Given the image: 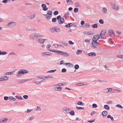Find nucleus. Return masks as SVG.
<instances>
[{
	"label": "nucleus",
	"mask_w": 123,
	"mask_h": 123,
	"mask_svg": "<svg viewBox=\"0 0 123 123\" xmlns=\"http://www.w3.org/2000/svg\"><path fill=\"white\" fill-rule=\"evenodd\" d=\"M107 118H110L112 121H113L114 120L113 118L112 117H111V115H108L107 116Z\"/></svg>",
	"instance_id": "5701e85b"
},
{
	"label": "nucleus",
	"mask_w": 123,
	"mask_h": 123,
	"mask_svg": "<svg viewBox=\"0 0 123 123\" xmlns=\"http://www.w3.org/2000/svg\"><path fill=\"white\" fill-rule=\"evenodd\" d=\"M58 13V12L57 11H55L54 12V14L55 15H57Z\"/></svg>",
	"instance_id": "69168bd1"
},
{
	"label": "nucleus",
	"mask_w": 123,
	"mask_h": 123,
	"mask_svg": "<svg viewBox=\"0 0 123 123\" xmlns=\"http://www.w3.org/2000/svg\"><path fill=\"white\" fill-rule=\"evenodd\" d=\"M78 9L77 8H75L74 9V11L75 13H77L78 12Z\"/></svg>",
	"instance_id": "09e8293b"
},
{
	"label": "nucleus",
	"mask_w": 123,
	"mask_h": 123,
	"mask_svg": "<svg viewBox=\"0 0 123 123\" xmlns=\"http://www.w3.org/2000/svg\"><path fill=\"white\" fill-rule=\"evenodd\" d=\"M108 90V92H110L112 90V89L111 88H107Z\"/></svg>",
	"instance_id": "0e129e2a"
},
{
	"label": "nucleus",
	"mask_w": 123,
	"mask_h": 123,
	"mask_svg": "<svg viewBox=\"0 0 123 123\" xmlns=\"http://www.w3.org/2000/svg\"><path fill=\"white\" fill-rule=\"evenodd\" d=\"M72 26V23H70L68 25H65V26L66 28H69L71 27Z\"/></svg>",
	"instance_id": "bb28decb"
},
{
	"label": "nucleus",
	"mask_w": 123,
	"mask_h": 123,
	"mask_svg": "<svg viewBox=\"0 0 123 123\" xmlns=\"http://www.w3.org/2000/svg\"><path fill=\"white\" fill-rule=\"evenodd\" d=\"M1 77L3 81L7 80L9 79V77L7 76H4Z\"/></svg>",
	"instance_id": "f8f14e48"
},
{
	"label": "nucleus",
	"mask_w": 123,
	"mask_h": 123,
	"mask_svg": "<svg viewBox=\"0 0 123 123\" xmlns=\"http://www.w3.org/2000/svg\"><path fill=\"white\" fill-rule=\"evenodd\" d=\"M102 11L104 13H106L107 12V9L106 8L103 7V8Z\"/></svg>",
	"instance_id": "412c9836"
},
{
	"label": "nucleus",
	"mask_w": 123,
	"mask_h": 123,
	"mask_svg": "<svg viewBox=\"0 0 123 123\" xmlns=\"http://www.w3.org/2000/svg\"><path fill=\"white\" fill-rule=\"evenodd\" d=\"M67 3L71 5L73 3V2L71 0H67Z\"/></svg>",
	"instance_id": "f704fd0d"
},
{
	"label": "nucleus",
	"mask_w": 123,
	"mask_h": 123,
	"mask_svg": "<svg viewBox=\"0 0 123 123\" xmlns=\"http://www.w3.org/2000/svg\"><path fill=\"white\" fill-rule=\"evenodd\" d=\"M70 111V110L69 108L65 107L63 108V112L66 115L69 113V111Z\"/></svg>",
	"instance_id": "20e7f679"
},
{
	"label": "nucleus",
	"mask_w": 123,
	"mask_h": 123,
	"mask_svg": "<svg viewBox=\"0 0 123 123\" xmlns=\"http://www.w3.org/2000/svg\"><path fill=\"white\" fill-rule=\"evenodd\" d=\"M69 14L68 12H67L63 16V18H66L67 17H68V15Z\"/></svg>",
	"instance_id": "393cba45"
},
{
	"label": "nucleus",
	"mask_w": 123,
	"mask_h": 123,
	"mask_svg": "<svg viewBox=\"0 0 123 123\" xmlns=\"http://www.w3.org/2000/svg\"><path fill=\"white\" fill-rule=\"evenodd\" d=\"M8 120L7 118H5L1 119L0 120V123H5Z\"/></svg>",
	"instance_id": "6e6552de"
},
{
	"label": "nucleus",
	"mask_w": 123,
	"mask_h": 123,
	"mask_svg": "<svg viewBox=\"0 0 123 123\" xmlns=\"http://www.w3.org/2000/svg\"><path fill=\"white\" fill-rule=\"evenodd\" d=\"M74 5L75 7H79L80 6L79 3V2H76L74 3Z\"/></svg>",
	"instance_id": "a19ab883"
},
{
	"label": "nucleus",
	"mask_w": 123,
	"mask_h": 123,
	"mask_svg": "<svg viewBox=\"0 0 123 123\" xmlns=\"http://www.w3.org/2000/svg\"><path fill=\"white\" fill-rule=\"evenodd\" d=\"M45 52H43L41 53V55L42 57H45L46 56L45 55Z\"/></svg>",
	"instance_id": "5fc2aeb1"
},
{
	"label": "nucleus",
	"mask_w": 123,
	"mask_h": 123,
	"mask_svg": "<svg viewBox=\"0 0 123 123\" xmlns=\"http://www.w3.org/2000/svg\"><path fill=\"white\" fill-rule=\"evenodd\" d=\"M77 105H84V103L81 101H79L77 103Z\"/></svg>",
	"instance_id": "4c0bfd02"
},
{
	"label": "nucleus",
	"mask_w": 123,
	"mask_h": 123,
	"mask_svg": "<svg viewBox=\"0 0 123 123\" xmlns=\"http://www.w3.org/2000/svg\"><path fill=\"white\" fill-rule=\"evenodd\" d=\"M107 88L103 90V92L105 93H107L108 92V90Z\"/></svg>",
	"instance_id": "49530a36"
},
{
	"label": "nucleus",
	"mask_w": 123,
	"mask_h": 123,
	"mask_svg": "<svg viewBox=\"0 0 123 123\" xmlns=\"http://www.w3.org/2000/svg\"><path fill=\"white\" fill-rule=\"evenodd\" d=\"M23 97L25 99H27L28 98V96L27 95H25L23 96Z\"/></svg>",
	"instance_id": "bf43d9fd"
},
{
	"label": "nucleus",
	"mask_w": 123,
	"mask_h": 123,
	"mask_svg": "<svg viewBox=\"0 0 123 123\" xmlns=\"http://www.w3.org/2000/svg\"><path fill=\"white\" fill-rule=\"evenodd\" d=\"M16 23L15 22H11L8 23L6 26L10 28H13L16 25Z\"/></svg>",
	"instance_id": "7ed1b4c3"
},
{
	"label": "nucleus",
	"mask_w": 123,
	"mask_h": 123,
	"mask_svg": "<svg viewBox=\"0 0 123 123\" xmlns=\"http://www.w3.org/2000/svg\"><path fill=\"white\" fill-rule=\"evenodd\" d=\"M38 41L39 43H40L42 44L43 43V39L42 38H39L38 39Z\"/></svg>",
	"instance_id": "c756f323"
},
{
	"label": "nucleus",
	"mask_w": 123,
	"mask_h": 123,
	"mask_svg": "<svg viewBox=\"0 0 123 123\" xmlns=\"http://www.w3.org/2000/svg\"><path fill=\"white\" fill-rule=\"evenodd\" d=\"M62 88L60 87H56L54 88V90L55 91H60Z\"/></svg>",
	"instance_id": "f3484780"
},
{
	"label": "nucleus",
	"mask_w": 123,
	"mask_h": 123,
	"mask_svg": "<svg viewBox=\"0 0 123 123\" xmlns=\"http://www.w3.org/2000/svg\"><path fill=\"white\" fill-rule=\"evenodd\" d=\"M56 71V69L54 70H50L47 72V73L55 72Z\"/></svg>",
	"instance_id": "c03bdc74"
},
{
	"label": "nucleus",
	"mask_w": 123,
	"mask_h": 123,
	"mask_svg": "<svg viewBox=\"0 0 123 123\" xmlns=\"http://www.w3.org/2000/svg\"><path fill=\"white\" fill-rule=\"evenodd\" d=\"M116 107H119L121 109L123 108V107L121 105L119 104H118L116 105Z\"/></svg>",
	"instance_id": "8fccbe9b"
},
{
	"label": "nucleus",
	"mask_w": 123,
	"mask_h": 123,
	"mask_svg": "<svg viewBox=\"0 0 123 123\" xmlns=\"http://www.w3.org/2000/svg\"><path fill=\"white\" fill-rule=\"evenodd\" d=\"M108 114V112L106 111H104L102 113V115L104 116H106Z\"/></svg>",
	"instance_id": "b1692460"
},
{
	"label": "nucleus",
	"mask_w": 123,
	"mask_h": 123,
	"mask_svg": "<svg viewBox=\"0 0 123 123\" xmlns=\"http://www.w3.org/2000/svg\"><path fill=\"white\" fill-rule=\"evenodd\" d=\"M56 21V19L55 18H52V22H55Z\"/></svg>",
	"instance_id": "13d9d810"
},
{
	"label": "nucleus",
	"mask_w": 123,
	"mask_h": 123,
	"mask_svg": "<svg viewBox=\"0 0 123 123\" xmlns=\"http://www.w3.org/2000/svg\"><path fill=\"white\" fill-rule=\"evenodd\" d=\"M37 37H43V36L39 33H37Z\"/></svg>",
	"instance_id": "58836bf2"
},
{
	"label": "nucleus",
	"mask_w": 123,
	"mask_h": 123,
	"mask_svg": "<svg viewBox=\"0 0 123 123\" xmlns=\"http://www.w3.org/2000/svg\"><path fill=\"white\" fill-rule=\"evenodd\" d=\"M55 32H59L60 31V29L58 27H54Z\"/></svg>",
	"instance_id": "2eb2a0df"
},
{
	"label": "nucleus",
	"mask_w": 123,
	"mask_h": 123,
	"mask_svg": "<svg viewBox=\"0 0 123 123\" xmlns=\"http://www.w3.org/2000/svg\"><path fill=\"white\" fill-rule=\"evenodd\" d=\"M92 47L94 48H96L98 46V43L97 41L92 40Z\"/></svg>",
	"instance_id": "0eeeda50"
},
{
	"label": "nucleus",
	"mask_w": 123,
	"mask_h": 123,
	"mask_svg": "<svg viewBox=\"0 0 123 123\" xmlns=\"http://www.w3.org/2000/svg\"><path fill=\"white\" fill-rule=\"evenodd\" d=\"M37 77L38 78L40 79L43 80L44 79V75L38 76H37Z\"/></svg>",
	"instance_id": "cd10ccee"
},
{
	"label": "nucleus",
	"mask_w": 123,
	"mask_h": 123,
	"mask_svg": "<svg viewBox=\"0 0 123 123\" xmlns=\"http://www.w3.org/2000/svg\"><path fill=\"white\" fill-rule=\"evenodd\" d=\"M51 47V45L50 44H48L47 45L46 47L48 50H49V48H50Z\"/></svg>",
	"instance_id": "680f3d73"
},
{
	"label": "nucleus",
	"mask_w": 123,
	"mask_h": 123,
	"mask_svg": "<svg viewBox=\"0 0 123 123\" xmlns=\"http://www.w3.org/2000/svg\"><path fill=\"white\" fill-rule=\"evenodd\" d=\"M34 116L33 115L30 116L28 118V120L29 121L31 120L34 118Z\"/></svg>",
	"instance_id": "2f4dec72"
},
{
	"label": "nucleus",
	"mask_w": 123,
	"mask_h": 123,
	"mask_svg": "<svg viewBox=\"0 0 123 123\" xmlns=\"http://www.w3.org/2000/svg\"><path fill=\"white\" fill-rule=\"evenodd\" d=\"M92 107L94 108H96L97 107V105L95 104H93L92 105Z\"/></svg>",
	"instance_id": "603ef678"
},
{
	"label": "nucleus",
	"mask_w": 123,
	"mask_h": 123,
	"mask_svg": "<svg viewBox=\"0 0 123 123\" xmlns=\"http://www.w3.org/2000/svg\"><path fill=\"white\" fill-rule=\"evenodd\" d=\"M52 15H48L45 16L47 19H49L51 18Z\"/></svg>",
	"instance_id": "72a5a7b5"
},
{
	"label": "nucleus",
	"mask_w": 123,
	"mask_h": 123,
	"mask_svg": "<svg viewBox=\"0 0 123 123\" xmlns=\"http://www.w3.org/2000/svg\"><path fill=\"white\" fill-rule=\"evenodd\" d=\"M76 85L78 86H82L84 84L82 83H77L76 84Z\"/></svg>",
	"instance_id": "864d4df0"
},
{
	"label": "nucleus",
	"mask_w": 123,
	"mask_h": 123,
	"mask_svg": "<svg viewBox=\"0 0 123 123\" xmlns=\"http://www.w3.org/2000/svg\"><path fill=\"white\" fill-rule=\"evenodd\" d=\"M45 55L46 56V55H52L50 53L48 52H45Z\"/></svg>",
	"instance_id": "338daca9"
},
{
	"label": "nucleus",
	"mask_w": 123,
	"mask_h": 123,
	"mask_svg": "<svg viewBox=\"0 0 123 123\" xmlns=\"http://www.w3.org/2000/svg\"><path fill=\"white\" fill-rule=\"evenodd\" d=\"M69 113L71 116H74L75 115L74 112L73 111H72L70 112L69 111Z\"/></svg>",
	"instance_id": "c9c22d12"
},
{
	"label": "nucleus",
	"mask_w": 123,
	"mask_h": 123,
	"mask_svg": "<svg viewBox=\"0 0 123 123\" xmlns=\"http://www.w3.org/2000/svg\"><path fill=\"white\" fill-rule=\"evenodd\" d=\"M4 99L5 100H7L8 99H9V97L7 96H5L4 98Z\"/></svg>",
	"instance_id": "052dcab7"
},
{
	"label": "nucleus",
	"mask_w": 123,
	"mask_h": 123,
	"mask_svg": "<svg viewBox=\"0 0 123 123\" xmlns=\"http://www.w3.org/2000/svg\"><path fill=\"white\" fill-rule=\"evenodd\" d=\"M99 82H100L101 83H103L105 82H107L108 80H107L104 79L103 80H98Z\"/></svg>",
	"instance_id": "aec40b11"
},
{
	"label": "nucleus",
	"mask_w": 123,
	"mask_h": 123,
	"mask_svg": "<svg viewBox=\"0 0 123 123\" xmlns=\"http://www.w3.org/2000/svg\"><path fill=\"white\" fill-rule=\"evenodd\" d=\"M104 108L105 109L109 110L110 109V107L108 105H105L104 106Z\"/></svg>",
	"instance_id": "7c9ffc66"
},
{
	"label": "nucleus",
	"mask_w": 123,
	"mask_h": 123,
	"mask_svg": "<svg viewBox=\"0 0 123 123\" xmlns=\"http://www.w3.org/2000/svg\"><path fill=\"white\" fill-rule=\"evenodd\" d=\"M88 55L89 56H95L96 55V54L95 52H92L88 53Z\"/></svg>",
	"instance_id": "dca6fc26"
},
{
	"label": "nucleus",
	"mask_w": 123,
	"mask_h": 123,
	"mask_svg": "<svg viewBox=\"0 0 123 123\" xmlns=\"http://www.w3.org/2000/svg\"><path fill=\"white\" fill-rule=\"evenodd\" d=\"M12 54L13 55H17V54H16L13 51H12L11 53H10L9 54V55H11Z\"/></svg>",
	"instance_id": "774afa93"
},
{
	"label": "nucleus",
	"mask_w": 123,
	"mask_h": 123,
	"mask_svg": "<svg viewBox=\"0 0 123 123\" xmlns=\"http://www.w3.org/2000/svg\"><path fill=\"white\" fill-rule=\"evenodd\" d=\"M52 11L51 10H48L47 12V14L44 15L45 16H47L48 15H52Z\"/></svg>",
	"instance_id": "4468645a"
},
{
	"label": "nucleus",
	"mask_w": 123,
	"mask_h": 123,
	"mask_svg": "<svg viewBox=\"0 0 123 123\" xmlns=\"http://www.w3.org/2000/svg\"><path fill=\"white\" fill-rule=\"evenodd\" d=\"M99 23L101 24H103L104 23V22L102 19H100L99 20Z\"/></svg>",
	"instance_id": "4d7b16f0"
},
{
	"label": "nucleus",
	"mask_w": 123,
	"mask_h": 123,
	"mask_svg": "<svg viewBox=\"0 0 123 123\" xmlns=\"http://www.w3.org/2000/svg\"><path fill=\"white\" fill-rule=\"evenodd\" d=\"M13 72H8L6 73H5V74L4 75H12L13 74Z\"/></svg>",
	"instance_id": "c85d7f7f"
},
{
	"label": "nucleus",
	"mask_w": 123,
	"mask_h": 123,
	"mask_svg": "<svg viewBox=\"0 0 123 123\" xmlns=\"http://www.w3.org/2000/svg\"><path fill=\"white\" fill-rule=\"evenodd\" d=\"M64 22V18L63 17L58 21V22L60 24H62Z\"/></svg>",
	"instance_id": "9b49d317"
},
{
	"label": "nucleus",
	"mask_w": 123,
	"mask_h": 123,
	"mask_svg": "<svg viewBox=\"0 0 123 123\" xmlns=\"http://www.w3.org/2000/svg\"><path fill=\"white\" fill-rule=\"evenodd\" d=\"M60 55H63L64 56H69L68 54L67 53L62 51Z\"/></svg>",
	"instance_id": "ddd939ff"
},
{
	"label": "nucleus",
	"mask_w": 123,
	"mask_h": 123,
	"mask_svg": "<svg viewBox=\"0 0 123 123\" xmlns=\"http://www.w3.org/2000/svg\"><path fill=\"white\" fill-rule=\"evenodd\" d=\"M108 33L109 35L111 37H114L115 36V34L112 30H108Z\"/></svg>",
	"instance_id": "1a4fd4ad"
},
{
	"label": "nucleus",
	"mask_w": 123,
	"mask_h": 123,
	"mask_svg": "<svg viewBox=\"0 0 123 123\" xmlns=\"http://www.w3.org/2000/svg\"><path fill=\"white\" fill-rule=\"evenodd\" d=\"M100 38V37L99 35V34H98L94 35L92 38V41H97Z\"/></svg>",
	"instance_id": "39448f33"
},
{
	"label": "nucleus",
	"mask_w": 123,
	"mask_h": 123,
	"mask_svg": "<svg viewBox=\"0 0 123 123\" xmlns=\"http://www.w3.org/2000/svg\"><path fill=\"white\" fill-rule=\"evenodd\" d=\"M26 30L28 31H34L35 30L34 28H31V29H29V28H27Z\"/></svg>",
	"instance_id": "3c124183"
},
{
	"label": "nucleus",
	"mask_w": 123,
	"mask_h": 123,
	"mask_svg": "<svg viewBox=\"0 0 123 123\" xmlns=\"http://www.w3.org/2000/svg\"><path fill=\"white\" fill-rule=\"evenodd\" d=\"M93 31H84L83 33L87 35H93Z\"/></svg>",
	"instance_id": "423d86ee"
},
{
	"label": "nucleus",
	"mask_w": 123,
	"mask_h": 123,
	"mask_svg": "<svg viewBox=\"0 0 123 123\" xmlns=\"http://www.w3.org/2000/svg\"><path fill=\"white\" fill-rule=\"evenodd\" d=\"M82 51L81 50H77L76 54L77 55H79L82 53Z\"/></svg>",
	"instance_id": "e433bc0d"
},
{
	"label": "nucleus",
	"mask_w": 123,
	"mask_h": 123,
	"mask_svg": "<svg viewBox=\"0 0 123 123\" xmlns=\"http://www.w3.org/2000/svg\"><path fill=\"white\" fill-rule=\"evenodd\" d=\"M66 72V70L65 68H63L62 70V73L65 72Z\"/></svg>",
	"instance_id": "e2e57ef3"
},
{
	"label": "nucleus",
	"mask_w": 123,
	"mask_h": 123,
	"mask_svg": "<svg viewBox=\"0 0 123 123\" xmlns=\"http://www.w3.org/2000/svg\"><path fill=\"white\" fill-rule=\"evenodd\" d=\"M106 31L105 30H103L99 34L100 38L102 39H104V37L106 33Z\"/></svg>",
	"instance_id": "f03ea898"
},
{
	"label": "nucleus",
	"mask_w": 123,
	"mask_h": 123,
	"mask_svg": "<svg viewBox=\"0 0 123 123\" xmlns=\"http://www.w3.org/2000/svg\"><path fill=\"white\" fill-rule=\"evenodd\" d=\"M54 29V27L51 28L50 29V31L52 32H55Z\"/></svg>",
	"instance_id": "a18cd8bd"
},
{
	"label": "nucleus",
	"mask_w": 123,
	"mask_h": 123,
	"mask_svg": "<svg viewBox=\"0 0 123 123\" xmlns=\"http://www.w3.org/2000/svg\"><path fill=\"white\" fill-rule=\"evenodd\" d=\"M98 25L97 24H95L92 26V27L94 28H97V27Z\"/></svg>",
	"instance_id": "37998d69"
},
{
	"label": "nucleus",
	"mask_w": 123,
	"mask_h": 123,
	"mask_svg": "<svg viewBox=\"0 0 123 123\" xmlns=\"http://www.w3.org/2000/svg\"><path fill=\"white\" fill-rule=\"evenodd\" d=\"M36 111H37L40 112L42 111V110L40 107L37 106V107Z\"/></svg>",
	"instance_id": "473e14b6"
},
{
	"label": "nucleus",
	"mask_w": 123,
	"mask_h": 123,
	"mask_svg": "<svg viewBox=\"0 0 123 123\" xmlns=\"http://www.w3.org/2000/svg\"><path fill=\"white\" fill-rule=\"evenodd\" d=\"M29 37L33 39H35L34 33H32L29 36Z\"/></svg>",
	"instance_id": "a211bd4d"
},
{
	"label": "nucleus",
	"mask_w": 123,
	"mask_h": 123,
	"mask_svg": "<svg viewBox=\"0 0 123 123\" xmlns=\"http://www.w3.org/2000/svg\"><path fill=\"white\" fill-rule=\"evenodd\" d=\"M54 46L56 48H58V47L59 46H62V45H58V44H54Z\"/></svg>",
	"instance_id": "ea45409f"
},
{
	"label": "nucleus",
	"mask_w": 123,
	"mask_h": 123,
	"mask_svg": "<svg viewBox=\"0 0 123 123\" xmlns=\"http://www.w3.org/2000/svg\"><path fill=\"white\" fill-rule=\"evenodd\" d=\"M28 72L29 71L28 70L21 69L18 72L16 76L17 77H19L25 74L28 73Z\"/></svg>",
	"instance_id": "f257e3e1"
},
{
	"label": "nucleus",
	"mask_w": 123,
	"mask_h": 123,
	"mask_svg": "<svg viewBox=\"0 0 123 123\" xmlns=\"http://www.w3.org/2000/svg\"><path fill=\"white\" fill-rule=\"evenodd\" d=\"M41 6L43 8V10L44 11H46L48 9V8L46 7V6L45 4H42Z\"/></svg>",
	"instance_id": "9d476101"
},
{
	"label": "nucleus",
	"mask_w": 123,
	"mask_h": 123,
	"mask_svg": "<svg viewBox=\"0 0 123 123\" xmlns=\"http://www.w3.org/2000/svg\"><path fill=\"white\" fill-rule=\"evenodd\" d=\"M76 108L78 110H80L81 109L83 110L84 109V107H78V106H76Z\"/></svg>",
	"instance_id": "6e6d98bb"
},
{
	"label": "nucleus",
	"mask_w": 123,
	"mask_h": 123,
	"mask_svg": "<svg viewBox=\"0 0 123 123\" xmlns=\"http://www.w3.org/2000/svg\"><path fill=\"white\" fill-rule=\"evenodd\" d=\"M35 14H34L32 15L29 16H28V18H29L31 19H33L35 17Z\"/></svg>",
	"instance_id": "6ab92c4d"
},
{
	"label": "nucleus",
	"mask_w": 123,
	"mask_h": 123,
	"mask_svg": "<svg viewBox=\"0 0 123 123\" xmlns=\"http://www.w3.org/2000/svg\"><path fill=\"white\" fill-rule=\"evenodd\" d=\"M79 68V66L78 64H76L75 65L74 67V68L75 69H78Z\"/></svg>",
	"instance_id": "de8ad7c7"
},
{
	"label": "nucleus",
	"mask_w": 123,
	"mask_h": 123,
	"mask_svg": "<svg viewBox=\"0 0 123 123\" xmlns=\"http://www.w3.org/2000/svg\"><path fill=\"white\" fill-rule=\"evenodd\" d=\"M43 80H42L41 81H36L35 82V83L36 84L38 85L39 84L41 83L42 82H43Z\"/></svg>",
	"instance_id": "79ce46f5"
},
{
	"label": "nucleus",
	"mask_w": 123,
	"mask_h": 123,
	"mask_svg": "<svg viewBox=\"0 0 123 123\" xmlns=\"http://www.w3.org/2000/svg\"><path fill=\"white\" fill-rule=\"evenodd\" d=\"M16 99L13 97L12 96H10L9 97V100L10 101L12 100L14 101Z\"/></svg>",
	"instance_id": "a878e982"
},
{
	"label": "nucleus",
	"mask_w": 123,
	"mask_h": 123,
	"mask_svg": "<svg viewBox=\"0 0 123 123\" xmlns=\"http://www.w3.org/2000/svg\"><path fill=\"white\" fill-rule=\"evenodd\" d=\"M112 8L116 10H118L120 9L119 6H115L113 7Z\"/></svg>",
	"instance_id": "4be33fe9"
}]
</instances>
